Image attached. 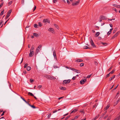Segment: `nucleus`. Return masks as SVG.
<instances>
[{"mask_svg":"<svg viewBox=\"0 0 120 120\" xmlns=\"http://www.w3.org/2000/svg\"><path fill=\"white\" fill-rule=\"evenodd\" d=\"M79 116H75L74 118V119H74V120L75 119H77V118H78V117Z\"/></svg>","mask_w":120,"mask_h":120,"instance_id":"obj_47","label":"nucleus"},{"mask_svg":"<svg viewBox=\"0 0 120 120\" xmlns=\"http://www.w3.org/2000/svg\"><path fill=\"white\" fill-rule=\"evenodd\" d=\"M120 33V31H118L116 34H115L112 37V38L113 39L115 38Z\"/></svg>","mask_w":120,"mask_h":120,"instance_id":"obj_7","label":"nucleus"},{"mask_svg":"<svg viewBox=\"0 0 120 120\" xmlns=\"http://www.w3.org/2000/svg\"><path fill=\"white\" fill-rule=\"evenodd\" d=\"M109 105H107L106 107L104 108V111H105L107 110L109 108Z\"/></svg>","mask_w":120,"mask_h":120,"instance_id":"obj_13","label":"nucleus"},{"mask_svg":"<svg viewBox=\"0 0 120 120\" xmlns=\"http://www.w3.org/2000/svg\"><path fill=\"white\" fill-rule=\"evenodd\" d=\"M28 95H30L31 96H34V95L32 93L30 92H29L28 93Z\"/></svg>","mask_w":120,"mask_h":120,"instance_id":"obj_23","label":"nucleus"},{"mask_svg":"<svg viewBox=\"0 0 120 120\" xmlns=\"http://www.w3.org/2000/svg\"><path fill=\"white\" fill-rule=\"evenodd\" d=\"M90 44L93 47H95L96 46L94 44V43L92 39V38L91 37L90 38Z\"/></svg>","mask_w":120,"mask_h":120,"instance_id":"obj_1","label":"nucleus"},{"mask_svg":"<svg viewBox=\"0 0 120 120\" xmlns=\"http://www.w3.org/2000/svg\"><path fill=\"white\" fill-rule=\"evenodd\" d=\"M5 112L4 111H3V113L1 115V116H3V115H4V114Z\"/></svg>","mask_w":120,"mask_h":120,"instance_id":"obj_55","label":"nucleus"},{"mask_svg":"<svg viewBox=\"0 0 120 120\" xmlns=\"http://www.w3.org/2000/svg\"><path fill=\"white\" fill-rule=\"evenodd\" d=\"M99 115H97L95 117L93 118V119L94 120H95L96 119H97L98 117H99Z\"/></svg>","mask_w":120,"mask_h":120,"instance_id":"obj_26","label":"nucleus"},{"mask_svg":"<svg viewBox=\"0 0 120 120\" xmlns=\"http://www.w3.org/2000/svg\"><path fill=\"white\" fill-rule=\"evenodd\" d=\"M51 113L49 114L48 116V118H49L50 117V116H51Z\"/></svg>","mask_w":120,"mask_h":120,"instance_id":"obj_37","label":"nucleus"},{"mask_svg":"<svg viewBox=\"0 0 120 120\" xmlns=\"http://www.w3.org/2000/svg\"><path fill=\"white\" fill-rule=\"evenodd\" d=\"M46 78L51 80H54L56 78L53 76L50 75H47L46 77Z\"/></svg>","mask_w":120,"mask_h":120,"instance_id":"obj_2","label":"nucleus"},{"mask_svg":"<svg viewBox=\"0 0 120 120\" xmlns=\"http://www.w3.org/2000/svg\"><path fill=\"white\" fill-rule=\"evenodd\" d=\"M77 111V110L75 109L73 110L71 112V113H73V112H76Z\"/></svg>","mask_w":120,"mask_h":120,"instance_id":"obj_28","label":"nucleus"},{"mask_svg":"<svg viewBox=\"0 0 120 120\" xmlns=\"http://www.w3.org/2000/svg\"><path fill=\"white\" fill-rule=\"evenodd\" d=\"M53 67L54 68H58V67L56 65H54L53 66Z\"/></svg>","mask_w":120,"mask_h":120,"instance_id":"obj_29","label":"nucleus"},{"mask_svg":"<svg viewBox=\"0 0 120 120\" xmlns=\"http://www.w3.org/2000/svg\"><path fill=\"white\" fill-rule=\"evenodd\" d=\"M92 75V74H91L90 75H88L87 76V78H90L91 77Z\"/></svg>","mask_w":120,"mask_h":120,"instance_id":"obj_40","label":"nucleus"},{"mask_svg":"<svg viewBox=\"0 0 120 120\" xmlns=\"http://www.w3.org/2000/svg\"><path fill=\"white\" fill-rule=\"evenodd\" d=\"M26 103H27V104H28L29 106H30V105L29 103L28 102H27Z\"/></svg>","mask_w":120,"mask_h":120,"instance_id":"obj_60","label":"nucleus"},{"mask_svg":"<svg viewBox=\"0 0 120 120\" xmlns=\"http://www.w3.org/2000/svg\"><path fill=\"white\" fill-rule=\"evenodd\" d=\"M53 55L54 57V58H55L56 60H57V58L56 57V52L55 50L53 52Z\"/></svg>","mask_w":120,"mask_h":120,"instance_id":"obj_11","label":"nucleus"},{"mask_svg":"<svg viewBox=\"0 0 120 120\" xmlns=\"http://www.w3.org/2000/svg\"><path fill=\"white\" fill-rule=\"evenodd\" d=\"M100 34V33L99 32H97L96 34L95 35V36L96 37H97L98 36L99 34Z\"/></svg>","mask_w":120,"mask_h":120,"instance_id":"obj_16","label":"nucleus"},{"mask_svg":"<svg viewBox=\"0 0 120 120\" xmlns=\"http://www.w3.org/2000/svg\"><path fill=\"white\" fill-rule=\"evenodd\" d=\"M83 48L84 49H87L90 48L87 46H85L83 47Z\"/></svg>","mask_w":120,"mask_h":120,"instance_id":"obj_24","label":"nucleus"},{"mask_svg":"<svg viewBox=\"0 0 120 120\" xmlns=\"http://www.w3.org/2000/svg\"><path fill=\"white\" fill-rule=\"evenodd\" d=\"M70 117V116H68L67 117H66V118H65V120H66L68 119V118H69Z\"/></svg>","mask_w":120,"mask_h":120,"instance_id":"obj_46","label":"nucleus"},{"mask_svg":"<svg viewBox=\"0 0 120 120\" xmlns=\"http://www.w3.org/2000/svg\"><path fill=\"white\" fill-rule=\"evenodd\" d=\"M84 64L83 63H81L80 65V67H82L84 66Z\"/></svg>","mask_w":120,"mask_h":120,"instance_id":"obj_39","label":"nucleus"},{"mask_svg":"<svg viewBox=\"0 0 120 120\" xmlns=\"http://www.w3.org/2000/svg\"><path fill=\"white\" fill-rule=\"evenodd\" d=\"M75 78H76V76H74L72 78V79L73 80H74L75 79Z\"/></svg>","mask_w":120,"mask_h":120,"instance_id":"obj_56","label":"nucleus"},{"mask_svg":"<svg viewBox=\"0 0 120 120\" xmlns=\"http://www.w3.org/2000/svg\"><path fill=\"white\" fill-rule=\"evenodd\" d=\"M3 22V21L1 20L0 21V26H1Z\"/></svg>","mask_w":120,"mask_h":120,"instance_id":"obj_42","label":"nucleus"},{"mask_svg":"<svg viewBox=\"0 0 120 120\" xmlns=\"http://www.w3.org/2000/svg\"><path fill=\"white\" fill-rule=\"evenodd\" d=\"M111 32L110 31H109L107 33V34L109 35L111 33Z\"/></svg>","mask_w":120,"mask_h":120,"instance_id":"obj_43","label":"nucleus"},{"mask_svg":"<svg viewBox=\"0 0 120 120\" xmlns=\"http://www.w3.org/2000/svg\"><path fill=\"white\" fill-rule=\"evenodd\" d=\"M12 3V1H10L8 4V5L9 6L11 5Z\"/></svg>","mask_w":120,"mask_h":120,"instance_id":"obj_34","label":"nucleus"},{"mask_svg":"<svg viewBox=\"0 0 120 120\" xmlns=\"http://www.w3.org/2000/svg\"><path fill=\"white\" fill-rule=\"evenodd\" d=\"M30 106H31V107L34 109L36 108V107L34 105H30Z\"/></svg>","mask_w":120,"mask_h":120,"instance_id":"obj_38","label":"nucleus"},{"mask_svg":"<svg viewBox=\"0 0 120 120\" xmlns=\"http://www.w3.org/2000/svg\"><path fill=\"white\" fill-rule=\"evenodd\" d=\"M4 10L1 11V13L0 14V15H2L3 14L4 12Z\"/></svg>","mask_w":120,"mask_h":120,"instance_id":"obj_33","label":"nucleus"},{"mask_svg":"<svg viewBox=\"0 0 120 120\" xmlns=\"http://www.w3.org/2000/svg\"><path fill=\"white\" fill-rule=\"evenodd\" d=\"M48 31L49 32H51L52 33H55L54 29L51 28H49L48 29Z\"/></svg>","mask_w":120,"mask_h":120,"instance_id":"obj_5","label":"nucleus"},{"mask_svg":"<svg viewBox=\"0 0 120 120\" xmlns=\"http://www.w3.org/2000/svg\"><path fill=\"white\" fill-rule=\"evenodd\" d=\"M106 112H107L106 111H105V112L103 113V116L104 115H105L106 114Z\"/></svg>","mask_w":120,"mask_h":120,"instance_id":"obj_57","label":"nucleus"},{"mask_svg":"<svg viewBox=\"0 0 120 120\" xmlns=\"http://www.w3.org/2000/svg\"><path fill=\"white\" fill-rule=\"evenodd\" d=\"M42 47V45H40L38 47V48L36 49V52L37 53H38V52L39 49L40 48H41Z\"/></svg>","mask_w":120,"mask_h":120,"instance_id":"obj_3","label":"nucleus"},{"mask_svg":"<svg viewBox=\"0 0 120 120\" xmlns=\"http://www.w3.org/2000/svg\"><path fill=\"white\" fill-rule=\"evenodd\" d=\"M100 44H102L103 45H104L105 46L107 45V44L106 43L103 42H100Z\"/></svg>","mask_w":120,"mask_h":120,"instance_id":"obj_22","label":"nucleus"},{"mask_svg":"<svg viewBox=\"0 0 120 120\" xmlns=\"http://www.w3.org/2000/svg\"><path fill=\"white\" fill-rule=\"evenodd\" d=\"M33 35L34 36L36 37H37L38 36V34L36 33H33Z\"/></svg>","mask_w":120,"mask_h":120,"instance_id":"obj_25","label":"nucleus"},{"mask_svg":"<svg viewBox=\"0 0 120 120\" xmlns=\"http://www.w3.org/2000/svg\"><path fill=\"white\" fill-rule=\"evenodd\" d=\"M101 19L105 20L106 19V17L104 16H101Z\"/></svg>","mask_w":120,"mask_h":120,"instance_id":"obj_14","label":"nucleus"},{"mask_svg":"<svg viewBox=\"0 0 120 120\" xmlns=\"http://www.w3.org/2000/svg\"><path fill=\"white\" fill-rule=\"evenodd\" d=\"M31 68V67L30 66H27L26 68L27 70L28 71H30V70Z\"/></svg>","mask_w":120,"mask_h":120,"instance_id":"obj_18","label":"nucleus"},{"mask_svg":"<svg viewBox=\"0 0 120 120\" xmlns=\"http://www.w3.org/2000/svg\"><path fill=\"white\" fill-rule=\"evenodd\" d=\"M111 118V117L109 116L108 118V119H107L106 120H110V119Z\"/></svg>","mask_w":120,"mask_h":120,"instance_id":"obj_52","label":"nucleus"},{"mask_svg":"<svg viewBox=\"0 0 120 120\" xmlns=\"http://www.w3.org/2000/svg\"><path fill=\"white\" fill-rule=\"evenodd\" d=\"M12 12L11 10H10L7 13V14L6 16V19H8L10 16V14Z\"/></svg>","mask_w":120,"mask_h":120,"instance_id":"obj_4","label":"nucleus"},{"mask_svg":"<svg viewBox=\"0 0 120 120\" xmlns=\"http://www.w3.org/2000/svg\"><path fill=\"white\" fill-rule=\"evenodd\" d=\"M48 19H44L43 20V22L44 23H45L46 22H47V21H48Z\"/></svg>","mask_w":120,"mask_h":120,"instance_id":"obj_21","label":"nucleus"},{"mask_svg":"<svg viewBox=\"0 0 120 120\" xmlns=\"http://www.w3.org/2000/svg\"><path fill=\"white\" fill-rule=\"evenodd\" d=\"M34 45H32L31 47V49L30 50V51H33L34 49Z\"/></svg>","mask_w":120,"mask_h":120,"instance_id":"obj_19","label":"nucleus"},{"mask_svg":"<svg viewBox=\"0 0 120 120\" xmlns=\"http://www.w3.org/2000/svg\"><path fill=\"white\" fill-rule=\"evenodd\" d=\"M118 85H117V86H116V87H115V88H114L112 90H115V89H116L117 88V87H118Z\"/></svg>","mask_w":120,"mask_h":120,"instance_id":"obj_51","label":"nucleus"},{"mask_svg":"<svg viewBox=\"0 0 120 120\" xmlns=\"http://www.w3.org/2000/svg\"><path fill=\"white\" fill-rule=\"evenodd\" d=\"M30 53L29 54V56L30 57L34 55V52L33 51H30Z\"/></svg>","mask_w":120,"mask_h":120,"instance_id":"obj_9","label":"nucleus"},{"mask_svg":"<svg viewBox=\"0 0 120 120\" xmlns=\"http://www.w3.org/2000/svg\"><path fill=\"white\" fill-rule=\"evenodd\" d=\"M108 116V115H106V116H105L104 117V119H105L106 118V117H107Z\"/></svg>","mask_w":120,"mask_h":120,"instance_id":"obj_58","label":"nucleus"},{"mask_svg":"<svg viewBox=\"0 0 120 120\" xmlns=\"http://www.w3.org/2000/svg\"><path fill=\"white\" fill-rule=\"evenodd\" d=\"M109 74H109H107V75H106V77H109V74Z\"/></svg>","mask_w":120,"mask_h":120,"instance_id":"obj_61","label":"nucleus"},{"mask_svg":"<svg viewBox=\"0 0 120 120\" xmlns=\"http://www.w3.org/2000/svg\"><path fill=\"white\" fill-rule=\"evenodd\" d=\"M74 71L77 73H79L80 72V70H76L75 69V70Z\"/></svg>","mask_w":120,"mask_h":120,"instance_id":"obj_20","label":"nucleus"},{"mask_svg":"<svg viewBox=\"0 0 120 120\" xmlns=\"http://www.w3.org/2000/svg\"><path fill=\"white\" fill-rule=\"evenodd\" d=\"M69 69H70L71 70H73V71L75 70V69H74V68H72L70 67V68H69Z\"/></svg>","mask_w":120,"mask_h":120,"instance_id":"obj_41","label":"nucleus"},{"mask_svg":"<svg viewBox=\"0 0 120 120\" xmlns=\"http://www.w3.org/2000/svg\"><path fill=\"white\" fill-rule=\"evenodd\" d=\"M36 9V6H34V9H33V11H35V10Z\"/></svg>","mask_w":120,"mask_h":120,"instance_id":"obj_54","label":"nucleus"},{"mask_svg":"<svg viewBox=\"0 0 120 120\" xmlns=\"http://www.w3.org/2000/svg\"><path fill=\"white\" fill-rule=\"evenodd\" d=\"M113 5L114 7L118 8V7H119L118 5H116V4H113Z\"/></svg>","mask_w":120,"mask_h":120,"instance_id":"obj_31","label":"nucleus"},{"mask_svg":"<svg viewBox=\"0 0 120 120\" xmlns=\"http://www.w3.org/2000/svg\"><path fill=\"white\" fill-rule=\"evenodd\" d=\"M75 61L76 62H82L83 61V60L82 59H77L76 60H75Z\"/></svg>","mask_w":120,"mask_h":120,"instance_id":"obj_12","label":"nucleus"},{"mask_svg":"<svg viewBox=\"0 0 120 120\" xmlns=\"http://www.w3.org/2000/svg\"><path fill=\"white\" fill-rule=\"evenodd\" d=\"M115 70H113L112 71H111L109 73V74H112L114 73V72Z\"/></svg>","mask_w":120,"mask_h":120,"instance_id":"obj_30","label":"nucleus"},{"mask_svg":"<svg viewBox=\"0 0 120 120\" xmlns=\"http://www.w3.org/2000/svg\"><path fill=\"white\" fill-rule=\"evenodd\" d=\"M60 89L63 90H65L66 89V88L64 87H60Z\"/></svg>","mask_w":120,"mask_h":120,"instance_id":"obj_17","label":"nucleus"},{"mask_svg":"<svg viewBox=\"0 0 120 120\" xmlns=\"http://www.w3.org/2000/svg\"><path fill=\"white\" fill-rule=\"evenodd\" d=\"M79 4L76 1H75L73 2L72 4V5L73 6H75Z\"/></svg>","mask_w":120,"mask_h":120,"instance_id":"obj_10","label":"nucleus"},{"mask_svg":"<svg viewBox=\"0 0 120 120\" xmlns=\"http://www.w3.org/2000/svg\"><path fill=\"white\" fill-rule=\"evenodd\" d=\"M96 105H94L93 106V108H94L96 106Z\"/></svg>","mask_w":120,"mask_h":120,"instance_id":"obj_62","label":"nucleus"},{"mask_svg":"<svg viewBox=\"0 0 120 120\" xmlns=\"http://www.w3.org/2000/svg\"><path fill=\"white\" fill-rule=\"evenodd\" d=\"M86 81V79H83L81 80L80 82V83L81 84H84V82H85Z\"/></svg>","mask_w":120,"mask_h":120,"instance_id":"obj_8","label":"nucleus"},{"mask_svg":"<svg viewBox=\"0 0 120 120\" xmlns=\"http://www.w3.org/2000/svg\"><path fill=\"white\" fill-rule=\"evenodd\" d=\"M3 4V3H2L0 5V8L2 7Z\"/></svg>","mask_w":120,"mask_h":120,"instance_id":"obj_50","label":"nucleus"},{"mask_svg":"<svg viewBox=\"0 0 120 120\" xmlns=\"http://www.w3.org/2000/svg\"><path fill=\"white\" fill-rule=\"evenodd\" d=\"M42 86L41 85H39L38 86V88L39 89H40L42 87Z\"/></svg>","mask_w":120,"mask_h":120,"instance_id":"obj_44","label":"nucleus"},{"mask_svg":"<svg viewBox=\"0 0 120 120\" xmlns=\"http://www.w3.org/2000/svg\"><path fill=\"white\" fill-rule=\"evenodd\" d=\"M34 26L35 28H37L38 27V26L37 24H34Z\"/></svg>","mask_w":120,"mask_h":120,"instance_id":"obj_35","label":"nucleus"},{"mask_svg":"<svg viewBox=\"0 0 120 120\" xmlns=\"http://www.w3.org/2000/svg\"><path fill=\"white\" fill-rule=\"evenodd\" d=\"M30 80L31 83L32 82L34 81V80L31 79H30Z\"/></svg>","mask_w":120,"mask_h":120,"instance_id":"obj_36","label":"nucleus"},{"mask_svg":"<svg viewBox=\"0 0 120 120\" xmlns=\"http://www.w3.org/2000/svg\"><path fill=\"white\" fill-rule=\"evenodd\" d=\"M57 111L56 110H55L54 111H53V113H55Z\"/></svg>","mask_w":120,"mask_h":120,"instance_id":"obj_59","label":"nucleus"},{"mask_svg":"<svg viewBox=\"0 0 120 120\" xmlns=\"http://www.w3.org/2000/svg\"><path fill=\"white\" fill-rule=\"evenodd\" d=\"M57 0H53V2L54 3H55L57 2Z\"/></svg>","mask_w":120,"mask_h":120,"instance_id":"obj_49","label":"nucleus"},{"mask_svg":"<svg viewBox=\"0 0 120 120\" xmlns=\"http://www.w3.org/2000/svg\"><path fill=\"white\" fill-rule=\"evenodd\" d=\"M70 81L71 80L70 79L64 80L63 81V84L65 83V84H68L69 83Z\"/></svg>","mask_w":120,"mask_h":120,"instance_id":"obj_6","label":"nucleus"},{"mask_svg":"<svg viewBox=\"0 0 120 120\" xmlns=\"http://www.w3.org/2000/svg\"><path fill=\"white\" fill-rule=\"evenodd\" d=\"M38 25L40 27L41 26H42V24L40 22H38Z\"/></svg>","mask_w":120,"mask_h":120,"instance_id":"obj_32","label":"nucleus"},{"mask_svg":"<svg viewBox=\"0 0 120 120\" xmlns=\"http://www.w3.org/2000/svg\"><path fill=\"white\" fill-rule=\"evenodd\" d=\"M109 25H110V26L111 27H112V24H110Z\"/></svg>","mask_w":120,"mask_h":120,"instance_id":"obj_63","label":"nucleus"},{"mask_svg":"<svg viewBox=\"0 0 120 120\" xmlns=\"http://www.w3.org/2000/svg\"><path fill=\"white\" fill-rule=\"evenodd\" d=\"M113 10H114L116 12H117V10L115 8H113Z\"/></svg>","mask_w":120,"mask_h":120,"instance_id":"obj_45","label":"nucleus"},{"mask_svg":"<svg viewBox=\"0 0 120 120\" xmlns=\"http://www.w3.org/2000/svg\"><path fill=\"white\" fill-rule=\"evenodd\" d=\"M27 65L28 64H26L24 66V68H26L27 67Z\"/></svg>","mask_w":120,"mask_h":120,"instance_id":"obj_48","label":"nucleus"},{"mask_svg":"<svg viewBox=\"0 0 120 120\" xmlns=\"http://www.w3.org/2000/svg\"><path fill=\"white\" fill-rule=\"evenodd\" d=\"M116 30L115 29L113 31V33H115V32H116Z\"/></svg>","mask_w":120,"mask_h":120,"instance_id":"obj_64","label":"nucleus"},{"mask_svg":"<svg viewBox=\"0 0 120 120\" xmlns=\"http://www.w3.org/2000/svg\"><path fill=\"white\" fill-rule=\"evenodd\" d=\"M54 25L55 26V27L57 28V29H59V27L58 26L54 24Z\"/></svg>","mask_w":120,"mask_h":120,"instance_id":"obj_27","label":"nucleus"},{"mask_svg":"<svg viewBox=\"0 0 120 120\" xmlns=\"http://www.w3.org/2000/svg\"><path fill=\"white\" fill-rule=\"evenodd\" d=\"M112 67H111L108 70V71H110L111 70V69L112 68Z\"/></svg>","mask_w":120,"mask_h":120,"instance_id":"obj_53","label":"nucleus"},{"mask_svg":"<svg viewBox=\"0 0 120 120\" xmlns=\"http://www.w3.org/2000/svg\"><path fill=\"white\" fill-rule=\"evenodd\" d=\"M115 75H114L112 77L110 78L109 79V80L111 81L115 77Z\"/></svg>","mask_w":120,"mask_h":120,"instance_id":"obj_15","label":"nucleus"}]
</instances>
